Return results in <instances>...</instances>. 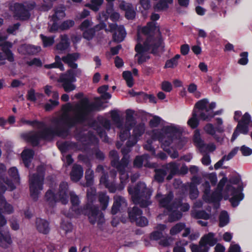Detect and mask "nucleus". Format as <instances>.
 <instances>
[{
    "mask_svg": "<svg viewBox=\"0 0 252 252\" xmlns=\"http://www.w3.org/2000/svg\"><path fill=\"white\" fill-rule=\"evenodd\" d=\"M94 109V104L90 103L87 99L81 100L74 106L68 103L63 106L64 112L61 117L52 121L50 129L45 128V124L43 123L31 122L22 119L21 121L23 124L35 125L38 128L42 130L40 133L32 132L23 134L22 137L33 145H36L41 139L49 140L55 134L60 135L62 129L83 120L90 112Z\"/></svg>",
    "mask_w": 252,
    "mask_h": 252,
    "instance_id": "f257e3e1",
    "label": "nucleus"
},
{
    "mask_svg": "<svg viewBox=\"0 0 252 252\" xmlns=\"http://www.w3.org/2000/svg\"><path fill=\"white\" fill-rule=\"evenodd\" d=\"M162 39L159 28L153 22H149L146 26L139 27L137 29V43L135 47L138 63L146 62L149 58L150 51H155L161 45Z\"/></svg>",
    "mask_w": 252,
    "mask_h": 252,
    "instance_id": "f03ea898",
    "label": "nucleus"
},
{
    "mask_svg": "<svg viewBox=\"0 0 252 252\" xmlns=\"http://www.w3.org/2000/svg\"><path fill=\"white\" fill-rule=\"evenodd\" d=\"M112 119L116 126L119 129V137L122 141L126 140L129 138L127 142V149L125 151H129V147L134 145L137 141L138 139L144 133L145 130V125L143 124H140L136 126L133 129V134L130 136L129 130L135 124L134 120L130 117H127L125 123H123L120 119L119 115L115 111L111 112Z\"/></svg>",
    "mask_w": 252,
    "mask_h": 252,
    "instance_id": "7ed1b4c3",
    "label": "nucleus"
},
{
    "mask_svg": "<svg viewBox=\"0 0 252 252\" xmlns=\"http://www.w3.org/2000/svg\"><path fill=\"white\" fill-rule=\"evenodd\" d=\"M182 132L183 129L181 127L171 124L163 128L162 134L164 135L159 137V141L161 143L163 150L166 151L173 158H177L178 157V154L175 151L171 152L169 150V146L174 141L180 137Z\"/></svg>",
    "mask_w": 252,
    "mask_h": 252,
    "instance_id": "20e7f679",
    "label": "nucleus"
},
{
    "mask_svg": "<svg viewBox=\"0 0 252 252\" xmlns=\"http://www.w3.org/2000/svg\"><path fill=\"white\" fill-rule=\"evenodd\" d=\"M242 187L239 180L237 179L230 180L227 185L223 195L225 199H227L230 195L232 197L230 199L232 205L236 207L238 205L240 201L243 199V194L241 192Z\"/></svg>",
    "mask_w": 252,
    "mask_h": 252,
    "instance_id": "39448f33",
    "label": "nucleus"
},
{
    "mask_svg": "<svg viewBox=\"0 0 252 252\" xmlns=\"http://www.w3.org/2000/svg\"><path fill=\"white\" fill-rule=\"evenodd\" d=\"M129 193L135 204H139L141 206L145 207L150 204L148 199L152 194L151 190L147 188L144 183H139L134 189L129 188Z\"/></svg>",
    "mask_w": 252,
    "mask_h": 252,
    "instance_id": "423d86ee",
    "label": "nucleus"
},
{
    "mask_svg": "<svg viewBox=\"0 0 252 252\" xmlns=\"http://www.w3.org/2000/svg\"><path fill=\"white\" fill-rule=\"evenodd\" d=\"M173 198V194L171 193H169L167 196H163L160 193H158L156 195V199L159 202V205L163 208H165L168 211V215H169V220L170 221H174L180 219L182 215L181 213L178 212L176 216L174 213L175 210H173L174 206L171 199Z\"/></svg>",
    "mask_w": 252,
    "mask_h": 252,
    "instance_id": "0eeeda50",
    "label": "nucleus"
},
{
    "mask_svg": "<svg viewBox=\"0 0 252 252\" xmlns=\"http://www.w3.org/2000/svg\"><path fill=\"white\" fill-rule=\"evenodd\" d=\"M44 166H41L37 168V174H33L30 177V189L31 195L34 199H37L40 191L43 189Z\"/></svg>",
    "mask_w": 252,
    "mask_h": 252,
    "instance_id": "6e6552de",
    "label": "nucleus"
},
{
    "mask_svg": "<svg viewBox=\"0 0 252 252\" xmlns=\"http://www.w3.org/2000/svg\"><path fill=\"white\" fill-rule=\"evenodd\" d=\"M67 184L63 182L60 185L59 191L56 195L51 189L48 190L45 194V198L49 204L52 206L58 200L63 204H65L68 202V195L67 194Z\"/></svg>",
    "mask_w": 252,
    "mask_h": 252,
    "instance_id": "1a4fd4ad",
    "label": "nucleus"
},
{
    "mask_svg": "<svg viewBox=\"0 0 252 252\" xmlns=\"http://www.w3.org/2000/svg\"><path fill=\"white\" fill-rule=\"evenodd\" d=\"M76 73L77 71L69 69L60 75L58 81L62 83V87L66 92L73 91L76 89V86L73 83L76 81Z\"/></svg>",
    "mask_w": 252,
    "mask_h": 252,
    "instance_id": "9d476101",
    "label": "nucleus"
},
{
    "mask_svg": "<svg viewBox=\"0 0 252 252\" xmlns=\"http://www.w3.org/2000/svg\"><path fill=\"white\" fill-rule=\"evenodd\" d=\"M65 8L60 7L55 9L54 14L51 16L49 25V30L51 32L57 31L59 28L60 21L65 16Z\"/></svg>",
    "mask_w": 252,
    "mask_h": 252,
    "instance_id": "9b49d317",
    "label": "nucleus"
},
{
    "mask_svg": "<svg viewBox=\"0 0 252 252\" xmlns=\"http://www.w3.org/2000/svg\"><path fill=\"white\" fill-rule=\"evenodd\" d=\"M9 174L12 178V181H4L3 179H1V175L0 176V193H3L5 190L6 188L2 185L1 180L7 185L10 190H13L15 188V184L19 183V177L17 169L15 167L11 168L9 170Z\"/></svg>",
    "mask_w": 252,
    "mask_h": 252,
    "instance_id": "f8f14e48",
    "label": "nucleus"
},
{
    "mask_svg": "<svg viewBox=\"0 0 252 252\" xmlns=\"http://www.w3.org/2000/svg\"><path fill=\"white\" fill-rule=\"evenodd\" d=\"M128 214L131 221L135 222L137 225L145 226L148 224L147 219L141 216L142 211L137 207H134L131 211H129Z\"/></svg>",
    "mask_w": 252,
    "mask_h": 252,
    "instance_id": "ddd939ff",
    "label": "nucleus"
},
{
    "mask_svg": "<svg viewBox=\"0 0 252 252\" xmlns=\"http://www.w3.org/2000/svg\"><path fill=\"white\" fill-rule=\"evenodd\" d=\"M122 153L124 155V157L122 159L121 163L117 166V168L120 171V179L122 183H125L126 180L128 179V175L124 171V169L127 165L129 162V156L127 155V153L128 151H125V149H122Z\"/></svg>",
    "mask_w": 252,
    "mask_h": 252,
    "instance_id": "4468645a",
    "label": "nucleus"
},
{
    "mask_svg": "<svg viewBox=\"0 0 252 252\" xmlns=\"http://www.w3.org/2000/svg\"><path fill=\"white\" fill-rule=\"evenodd\" d=\"M0 46L2 47L3 53L0 52V65L4 64V61L7 59L9 62L14 61L13 55L9 50L12 47V44L10 42H4L0 44Z\"/></svg>",
    "mask_w": 252,
    "mask_h": 252,
    "instance_id": "2eb2a0df",
    "label": "nucleus"
},
{
    "mask_svg": "<svg viewBox=\"0 0 252 252\" xmlns=\"http://www.w3.org/2000/svg\"><path fill=\"white\" fill-rule=\"evenodd\" d=\"M178 167L175 163H170L166 165V169H159L156 171L155 176V179L158 182H162L165 175L167 173L174 174L176 173Z\"/></svg>",
    "mask_w": 252,
    "mask_h": 252,
    "instance_id": "dca6fc26",
    "label": "nucleus"
},
{
    "mask_svg": "<svg viewBox=\"0 0 252 252\" xmlns=\"http://www.w3.org/2000/svg\"><path fill=\"white\" fill-rule=\"evenodd\" d=\"M27 6L20 3H15L12 7L14 16L20 20H26L29 18L30 15Z\"/></svg>",
    "mask_w": 252,
    "mask_h": 252,
    "instance_id": "f3484780",
    "label": "nucleus"
},
{
    "mask_svg": "<svg viewBox=\"0 0 252 252\" xmlns=\"http://www.w3.org/2000/svg\"><path fill=\"white\" fill-rule=\"evenodd\" d=\"M88 215L90 222L94 223L96 222L98 223L102 222L103 221V216L102 213L99 211L98 208L94 206L88 207Z\"/></svg>",
    "mask_w": 252,
    "mask_h": 252,
    "instance_id": "a211bd4d",
    "label": "nucleus"
},
{
    "mask_svg": "<svg viewBox=\"0 0 252 252\" xmlns=\"http://www.w3.org/2000/svg\"><path fill=\"white\" fill-rule=\"evenodd\" d=\"M110 31L114 32L113 38L117 42L122 41L126 36V32L123 26H118L116 24L110 25Z\"/></svg>",
    "mask_w": 252,
    "mask_h": 252,
    "instance_id": "6ab92c4d",
    "label": "nucleus"
},
{
    "mask_svg": "<svg viewBox=\"0 0 252 252\" xmlns=\"http://www.w3.org/2000/svg\"><path fill=\"white\" fill-rule=\"evenodd\" d=\"M163 128L160 130L158 131L155 130L151 132L147 133V135H148L152 139H148L146 141V143L144 145V148L147 150L151 151L153 154H155V150L152 146V143L153 141L158 139L159 140V137L164 136V134H162Z\"/></svg>",
    "mask_w": 252,
    "mask_h": 252,
    "instance_id": "aec40b11",
    "label": "nucleus"
},
{
    "mask_svg": "<svg viewBox=\"0 0 252 252\" xmlns=\"http://www.w3.org/2000/svg\"><path fill=\"white\" fill-rule=\"evenodd\" d=\"M217 242L218 240L215 237V234L210 232L202 237L199 241V244L208 250L210 247L214 246Z\"/></svg>",
    "mask_w": 252,
    "mask_h": 252,
    "instance_id": "412c9836",
    "label": "nucleus"
},
{
    "mask_svg": "<svg viewBox=\"0 0 252 252\" xmlns=\"http://www.w3.org/2000/svg\"><path fill=\"white\" fill-rule=\"evenodd\" d=\"M127 207V203L125 199L119 196L114 197V201L111 209V213L114 215L119 211L125 210Z\"/></svg>",
    "mask_w": 252,
    "mask_h": 252,
    "instance_id": "4be33fe9",
    "label": "nucleus"
},
{
    "mask_svg": "<svg viewBox=\"0 0 252 252\" xmlns=\"http://www.w3.org/2000/svg\"><path fill=\"white\" fill-rule=\"evenodd\" d=\"M108 17L114 21H118L120 19V14L115 10L113 5H111L107 8L106 13H101L99 16V18L102 20H106Z\"/></svg>",
    "mask_w": 252,
    "mask_h": 252,
    "instance_id": "5701e85b",
    "label": "nucleus"
},
{
    "mask_svg": "<svg viewBox=\"0 0 252 252\" xmlns=\"http://www.w3.org/2000/svg\"><path fill=\"white\" fill-rule=\"evenodd\" d=\"M216 106L215 102H212L209 103L208 100L205 98L198 101L195 104L194 109H195L197 112H199L206 109L213 110Z\"/></svg>",
    "mask_w": 252,
    "mask_h": 252,
    "instance_id": "b1692460",
    "label": "nucleus"
},
{
    "mask_svg": "<svg viewBox=\"0 0 252 252\" xmlns=\"http://www.w3.org/2000/svg\"><path fill=\"white\" fill-rule=\"evenodd\" d=\"M183 229H184V232L183 234V236L186 237L190 233V229L189 228H186L185 224L182 222L178 223L171 227L170 230V234L171 235H175Z\"/></svg>",
    "mask_w": 252,
    "mask_h": 252,
    "instance_id": "393cba45",
    "label": "nucleus"
},
{
    "mask_svg": "<svg viewBox=\"0 0 252 252\" xmlns=\"http://www.w3.org/2000/svg\"><path fill=\"white\" fill-rule=\"evenodd\" d=\"M79 57L78 53L68 54L63 57L62 61L72 68H76L77 64L74 63Z\"/></svg>",
    "mask_w": 252,
    "mask_h": 252,
    "instance_id": "a878e982",
    "label": "nucleus"
},
{
    "mask_svg": "<svg viewBox=\"0 0 252 252\" xmlns=\"http://www.w3.org/2000/svg\"><path fill=\"white\" fill-rule=\"evenodd\" d=\"M36 228L41 233L46 234L50 231L49 223L46 220L37 219L36 221Z\"/></svg>",
    "mask_w": 252,
    "mask_h": 252,
    "instance_id": "bb28decb",
    "label": "nucleus"
},
{
    "mask_svg": "<svg viewBox=\"0 0 252 252\" xmlns=\"http://www.w3.org/2000/svg\"><path fill=\"white\" fill-rule=\"evenodd\" d=\"M11 243L12 240L8 231H0V246L3 248H7Z\"/></svg>",
    "mask_w": 252,
    "mask_h": 252,
    "instance_id": "cd10ccee",
    "label": "nucleus"
},
{
    "mask_svg": "<svg viewBox=\"0 0 252 252\" xmlns=\"http://www.w3.org/2000/svg\"><path fill=\"white\" fill-rule=\"evenodd\" d=\"M200 183V179L196 177L192 178L190 185V197L191 199H195L198 195V191L196 185Z\"/></svg>",
    "mask_w": 252,
    "mask_h": 252,
    "instance_id": "c85d7f7f",
    "label": "nucleus"
},
{
    "mask_svg": "<svg viewBox=\"0 0 252 252\" xmlns=\"http://www.w3.org/2000/svg\"><path fill=\"white\" fill-rule=\"evenodd\" d=\"M60 38L61 41L56 46V49L59 51V53L64 51L69 46V39L66 35H61Z\"/></svg>",
    "mask_w": 252,
    "mask_h": 252,
    "instance_id": "c756f323",
    "label": "nucleus"
},
{
    "mask_svg": "<svg viewBox=\"0 0 252 252\" xmlns=\"http://www.w3.org/2000/svg\"><path fill=\"white\" fill-rule=\"evenodd\" d=\"M83 170L81 166L74 165L70 173L71 179L74 182L79 181L82 177Z\"/></svg>",
    "mask_w": 252,
    "mask_h": 252,
    "instance_id": "7c9ffc66",
    "label": "nucleus"
},
{
    "mask_svg": "<svg viewBox=\"0 0 252 252\" xmlns=\"http://www.w3.org/2000/svg\"><path fill=\"white\" fill-rule=\"evenodd\" d=\"M166 228L165 224H159L156 226V230L153 232L151 235V239L158 240L163 237L162 231Z\"/></svg>",
    "mask_w": 252,
    "mask_h": 252,
    "instance_id": "2f4dec72",
    "label": "nucleus"
},
{
    "mask_svg": "<svg viewBox=\"0 0 252 252\" xmlns=\"http://www.w3.org/2000/svg\"><path fill=\"white\" fill-rule=\"evenodd\" d=\"M0 212L3 210V212L7 214H10L13 212L12 206L7 203L3 197H0Z\"/></svg>",
    "mask_w": 252,
    "mask_h": 252,
    "instance_id": "473e14b6",
    "label": "nucleus"
},
{
    "mask_svg": "<svg viewBox=\"0 0 252 252\" xmlns=\"http://www.w3.org/2000/svg\"><path fill=\"white\" fill-rule=\"evenodd\" d=\"M33 152L31 150H25L22 153V158L26 167H28L32 158L33 157Z\"/></svg>",
    "mask_w": 252,
    "mask_h": 252,
    "instance_id": "72a5a7b5",
    "label": "nucleus"
},
{
    "mask_svg": "<svg viewBox=\"0 0 252 252\" xmlns=\"http://www.w3.org/2000/svg\"><path fill=\"white\" fill-rule=\"evenodd\" d=\"M187 124L192 128H195L198 126L199 120L197 119V112L195 109H193L192 116L189 119Z\"/></svg>",
    "mask_w": 252,
    "mask_h": 252,
    "instance_id": "f704fd0d",
    "label": "nucleus"
},
{
    "mask_svg": "<svg viewBox=\"0 0 252 252\" xmlns=\"http://www.w3.org/2000/svg\"><path fill=\"white\" fill-rule=\"evenodd\" d=\"M211 110H212L206 109V110L197 112V115H198L200 119L203 121H209L214 117V115H212Z\"/></svg>",
    "mask_w": 252,
    "mask_h": 252,
    "instance_id": "c9c22d12",
    "label": "nucleus"
},
{
    "mask_svg": "<svg viewBox=\"0 0 252 252\" xmlns=\"http://www.w3.org/2000/svg\"><path fill=\"white\" fill-rule=\"evenodd\" d=\"M173 0H160L155 6V8L158 10L167 9L169 5L173 3Z\"/></svg>",
    "mask_w": 252,
    "mask_h": 252,
    "instance_id": "e433bc0d",
    "label": "nucleus"
},
{
    "mask_svg": "<svg viewBox=\"0 0 252 252\" xmlns=\"http://www.w3.org/2000/svg\"><path fill=\"white\" fill-rule=\"evenodd\" d=\"M103 3V0H91V3L86 4L85 6L90 8L94 11H97Z\"/></svg>",
    "mask_w": 252,
    "mask_h": 252,
    "instance_id": "4c0bfd02",
    "label": "nucleus"
},
{
    "mask_svg": "<svg viewBox=\"0 0 252 252\" xmlns=\"http://www.w3.org/2000/svg\"><path fill=\"white\" fill-rule=\"evenodd\" d=\"M191 215L192 217L196 219L207 220L210 218L209 214L204 211H199L195 209L192 210Z\"/></svg>",
    "mask_w": 252,
    "mask_h": 252,
    "instance_id": "58836bf2",
    "label": "nucleus"
},
{
    "mask_svg": "<svg viewBox=\"0 0 252 252\" xmlns=\"http://www.w3.org/2000/svg\"><path fill=\"white\" fill-rule=\"evenodd\" d=\"M45 67L46 68H59L61 70H64L63 65L61 62V59L57 55L55 57V62L51 64L45 65Z\"/></svg>",
    "mask_w": 252,
    "mask_h": 252,
    "instance_id": "ea45409f",
    "label": "nucleus"
},
{
    "mask_svg": "<svg viewBox=\"0 0 252 252\" xmlns=\"http://www.w3.org/2000/svg\"><path fill=\"white\" fill-rule=\"evenodd\" d=\"M109 198L104 193H100L99 194V201L100 204L101 209L104 210L108 205Z\"/></svg>",
    "mask_w": 252,
    "mask_h": 252,
    "instance_id": "a19ab883",
    "label": "nucleus"
},
{
    "mask_svg": "<svg viewBox=\"0 0 252 252\" xmlns=\"http://www.w3.org/2000/svg\"><path fill=\"white\" fill-rule=\"evenodd\" d=\"M21 48L26 50L27 53L32 54H36L41 51V48L39 46L31 45L22 46Z\"/></svg>",
    "mask_w": 252,
    "mask_h": 252,
    "instance_id": "79ce46f5",
    "label": "nucleus"
},
{
    "mask_svg": "<svg viewBox=\"0 0 252 252\" xmlns=\"http://www.w3.org/2000/svg\"><path fill=\"white\" fill-rule=\"evenodd\" d=\"M180 55H176L174 57L168 60L165 64L166 68H174L178 64V60L180 59Z\"/></svg>",
    "mask_w": 252,
    "mask_h": 252,
    "instance_id": "37998d69",
    "label": "nucleus"
},
{
    "mask_svg": "<svg viewBox=\"0 0 252 252\" xmlns=\"http://www.w3.org/2000/svg\"><path fill=\"white\" fill-rule=\"evenodd\" d=\"M193 141L195 145L200 148H203L205 146L203 141L200 138V134L199 131L198 130H196L194 131Z\"/></svg>",
    "mask_w": 252,
    "mask_h": 252,
    "instance_id": "c03bdc74",
    "label": "nucleus"
},
{
    "mask_svg": "<svg viewBox=\"0 0 252 252\" xmlns=\"http://www.w3.org/2000/svg\"><path fill=\"white\" fill-rule=\"evenodd\" d=\"M123 76L129 87H131L133 85V79L130 71H126L123 73Z\"/></svg>",
    "mask_w": 252,
    "mask_h": 252,
    "instance_id": "a18cd8bd",
    "label": "nucleus"
},
{
    "mask_svg": "<svg viewBox=\"0 0 252 252\" xmlns=\"http://www.w3.org/2000/svg\"><path fill=\"white\" fill-rule=\"evenodd\" d=\"M75 22L73 20H67L63 21L61 25H59V29L62 30H68L72 27L74 25Z\"/></svg>",
    "mask_w": 252,
    "mask_h": 252,
    "instance_id": "49530a36",
    "label": "nucleus"
},
{
    "mask_svg": "<svg viewBox=\"0 0 252 252\" xmlns=\"http://www.w3.org/2000/svg\"><path fill=\"white\" fill-rule=\"evenodd\" d=\"M229 222V217L226 212H222L220 216V226L223 227Z\"/></svg>",
    "mask_w": 252,
    "mask_h": 252,
    "instance_id": "de8ad7c7",
    "label": "nucleus"
},
{
    "mask_svg": "<svg viewBox=\"0 0 252 252\" xmlns=\"http://www.w3.org/2000/svg\"><path fill=\"white\" fill-rule=\"evenodd\" d=\"M189 206L188 204L185 203L183 204H175L174 206V208L173 210H175L176 212L174 213L175 216H176V214L179 212L181 213L178 210L180 209L181 211L183 212H186L189 210Z\"/></svg>",
    "mask_w": 252,
    "mask_h": 252,
    "instance_id": "09e8293b",
    "label": "nucleus"
},
{
    "mask_svg": "<svg viewBox=\"0 0 252 252\" xmlns=\"http://www.w3.org/2000/svg\"><path fill=\"white\" fill-rule=\"evenodd\" d=\"M43 45L44 47H48L52 45L54 42V37H47L42 34L40 35Z\"/></svg>",
    "mask_w": 252,
    "mask_h": 252,
    "instance_id": "8fccbe9b",
    "label": "nucleus"
},
{
    "mask_svg": "<svg viewBox=\"0 0 252 252\" xmlns=\"http://www.w3.org/2000/svg\"><path fill=\"white\" fill-rule=\"evenodd\" d=\"M187 243L182 244L181 242L176 243L173 248V252H186L185 246L187 245Z\"/></svg>",
    "mask_w": 252,
    "mask_h": 252,
    "instance_id": "3c124183",
    "label": "nucleus"
},
{
    "mask_svg": "<svg viewBox=\"0 0 252 252\" xmlns=\"http://www.w3.org/2000/svg\"><path fill=\"white\" fill-rule=\"evenodd\" d=\"M190 248L191 252H208V250L204 247L203 246H201L200 244L199 246L191 244L190 245Z\"/></svg>",
    "mask_w": 252,
    "mask_h": 252,
    "instance_id": "603ef678",
    "label": "nucleus"
},
{
    "mask_svg": "<svg viewBox=\"0 0 252 252\" xmlns=\"http://www.w3.org/2000/svg\"><path fill=\"white\" fill-rule=\"evenodd\" d=\"M204 130L207 133L211 135H215L216 133V130L214 126L211 123L207 124L204 127Z\"/></svg>",
    "mask_w": 252,
    "mask_h": 252,
    "instance_id": "864d4df0",
    "label": "nucleus"
},
{
    "mask_svg": "<svg viewBox=\"0 0 252 252\" xmlns=\"http://www.w3.org/2000/svg\"><path fill=\"white\" fill-rule=\"evenodd\" d=\"M95 190L90 188L87 190V198L89 202L92 203L95 199Z\"/></svg>",
    "mask_w": 252,
    "mask_h": 252,
    "instance_id": "5fc2aeb1",
    "label": "nucleus"
},
{
    "mask_svg": "<svg viewBox=\"0 0 252 252\" xmlns=\"http://www.w3.org/2000/svg\"><path fill=\"white\" fill-rule=\"evenodd\" d=\"M83 35L84 38L87 40L91 39L94 34V31L93 28L83 31Z\"/></svg>",
    "mask_w": 252,
    "mask_h": 252,
    "instance_id": "6e6d98bb",
    "label": "nucleus"
},
{
    "mask_svg": "<svg viewBox=\"0 0 252 252\" xmlns=\"http://www.w3.org/2000/svg\"><path fill=\"white\" fill-rule=\"evenodd\" d=\"M188 90L190 93H193L196 97H200V94L199 92L197 91V86L195 84L193 83L190 84L189 86Z\"/></svg>",
    "mask_w": 252,
    "mask_h": 252,
    "instance_id": "4d7b16f0",
    "label": "nucleus"
},
{
    "mask_svg": "<svg viewBox=\"0 0 252 252\" xmlns=\"http://www.w3.org/2000/svg\"><path fill=\"white\" fill-rule=\"evenodd\" d=\"M205 180L209 181L212 185H215L217 182V175L215 173H211L204 177Z\"/></svg>",
    "mask_w": 252,
    "mask_h": 252,
    "instance_id": "13d9d810",
    "label": "nucleus"
},
{
    "mask_svg": "<svg viewBox=\"0 0 252 252\" xmlns=\"http://www.w3.org/2000/svg\"><path fill=\"white\" fill-rule=\"evenodd\" d=\"M70 200L72 206L74 208L77 207L78 205L79 204V197L77 195H76L74 192H71L70 193Z\"/></svg>",
    "mask_w": 252,
    "mask_h": 252,
    "instance_id": "bf43d9fd",
    "label": "nucleus"
},
{
    "mask_svg": "<svg viewBox=\"0 0 252 252\" xmlns=\"http://www.w3.org/2000/svg\"><path fill=\"white\" fill-rule=\"evenodd\" d=\"M227 180V178L224 177L219 183L216 191L217 193L219 194V196L222 195V193H221V191Z\"/></svg>",
    "mask_w": 252,
    "mask_h": 252,
    "instance_id": "052dcab7",
    "label": "nucleus"
},
{
    "mask_svg": "<svg viewBox=\"0 0 252 252\" xmlns=\"http://www.w3.org/2000/svg\"><path fill=\"white\" fill-rule=\"evenodd\" d=\"M136 12L133 6L132 5L130 8H128L126 11L125 16L128 19H133L135 16Z\"/></svg>",
    "mask_w": 252,
    "mask_h": 252,
    "instance_id": "680f3d73",
    "label": "nucleus"
},
{
    "mask_svg": "<svg viewBox=\"0 0 252 252\" xmlns=\"http://www.w3.org/2000/svg\"><path fill=\"white\" fill-rule=\"evenodd\" d=\"M248 53L247 52H243L240 54L241 58L238 61V63L241 65H246L248 62Z\"/></svg>",
    "mask_w": 252,
    "mask_h": 252,
    "instance_id": "e2e57ef3",
    "label": "nucleus"
},
{
    "mask_svg": "<svg viewBox=\"0 0 252 252\" xmlns=\"http://www.w3.org/2000/svg\"><path fill=\"white\" fill-rule=\"evenodd\" d=\"M92 26V22L89 20L84 21L80 26V29L82 31L91 29L90 27Z\"/></svg>",
    "mask_w": 252,
    "mask_h": 252,
    "instance_id": "0e129e2a",
    "label": "nucleus"
},
{
    "mask_svg": "<svg viewBox=\"0 0 252 252\" xmlns=\"http://www.w3.org/2000/svg\"><path fill=\"white\" fill-rule=\"evenodd\" d=\"M119 2V7L125 12L132 5L131 3L126 2L124 0H120Z\"/></svg>",
    "mask_w": 252,
    "mask_h": 252,
    "instance_id": "69168bd1",
    "label": "nucleus"
},
{
    "mask_svg": "<svg viewBox=\"0 0 252 252\" xmlns=\"http://www.w3.org/2000/svg\"><path fill=\"white\" fill-rule=\"evenodd\" d=\"M161 89L166 92H170L172 89L171 84L168 81H163L161 83Z\"/></svg>",
    "mask_w": 252,
    "mask_h": 252,
    "instance_id": "338daca9",
    "label": "nucleus"
},
{
    "mask_svg": "<svg viewBox=\"0 0 252 252\" xmlns=\"http://www.w3.org/2000/svg\"><path fill=\"white\" fill-rule=\"evenodd\" d=\"M217 126L216 130L219 132H222L224 131V127L222 126L223 121L222 119L218 118L216 119Z\"/></svg>",
    "mask_w": 252,
    "mask_h": 252,
    "instance_id": "774afa93",
    "label": "nucleus"
}]
</instances>
